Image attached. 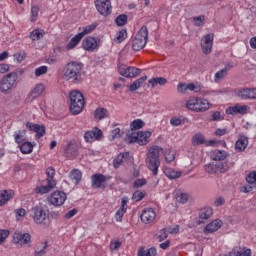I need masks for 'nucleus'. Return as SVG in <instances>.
<instances>
[{"label": "nucleus", "instance_id": "nucleus-1", "mask_svg": "<svg viewBox=\"0 0 256 256\" xmlns=\"http://www.w3.org/2000/svg\"><path fill=\"white\" fill-rule=\"evenodd\" d=\"M162 153L163 148L159 146H151L146 153L145 164L154 177L159 173V167L161 165L159 157H161Z\"/></svg>", "mask_w": 256, "mask_h": 256}, {"label": "nucleus", "instance_id": "nucleus-2", "mask_svg": "<svg viewBox=\"0 0 256 256\" xmlns=\"http://www.w3.org/2000/svg\"><path fill=\"white\" fill-rule=\"evenodd\" d=\"M83 63L71 61L67 63L63 69V79L73 81V83H81L83 81Z\"/></svg>", "mask_w": 256, "mask_h": 256}, {"label": "nucleus", "instance_id": "nucleus-3", "mask_svg": "<svg viewBox=\"0 0 256 256\" xmlns=\"http://www.w3.org/2000/svg\"><path fill=\"white\" fill-rule=\"evenodd\" d=\"M30 215L36 225H44L49 227L51 220L49 219V211L42 206H35L30 210Z\"/></svg>", "mask_w": 256, "mask_h": 256}, {"label": "nucleus", "instance_id": "nucleus-4", "mask_svg": "<svg viewBox=\"0 0 256 256\" xmlns=\"http://www.w3.org/2000/svg\"><path fill=\"white\" fill-rule=\"evenodd\" d=\"M85 107L83 94L77 90L70 92V112L72 115H79Z\"/></svg>", "mask_w": 256, "mask_h": 256}, {"label": "nucleus", "instance_id": "nucleus-5", "mask_svg": "<svg viewBox=\"0 0 256 256\" xmlns=\"http://www.w3.org/2000/svg\"><path fill=\"white\" fill-rule=\"evenodd\" d=\"M17 79H19V77L17 76V72H11L3 76L0 79L1 93L7 94L13 91V89L17 87Z\"/></svg>", "mask_w": 256, "mask_h": 256}, {"label": "nucleus", "instance_id": "nucleus-6", "mask_svg": "<svg viewBox=\"0 0 256 256\" xmlns=\"http://www.w3.org/2000/svg\"><path fill=\"white\" fill-rule=\"evenodd\" d=\"M186 107L190 111H195L196 113H203L211 108V103L207 99L196 97L188 100L186 103Z\"/></svg>", "mask_w": 256, "mask_h": 256}, {"label": "nucleus", "instance_id": "nucleus-7", "mask_svg": "<svg viewBox=\"0 0 256 256\" xmlns=\"http://www.w3.org/2000/svg\"><path fill=\"white\" fill-rule=\"evenodd\" d=\"M147 39H149V30H147V26H142L132 39L133 51H141L147 45Z\"/></svg>", "mask_w": 256, "mask_h": 256}, {"label": "nucleus", "instance_id": "nucleus-8", "mask_svg": "<svg viewBox=\"0 0 256 256\" xmlns=\"http://www.w3.org/2000/svg\"><path fill=\"white\" fill-rule=\"evenodd\" d=\"M151 138V131H140V132H132L126 138L127 143H138V145H147L149 143V139Z\"/></svg>", "mask_w": 256, "mask_h": 256}, {"label": "nucleus", "instance_id": "nucleus-9", "mask_svg": "<svg viewBox=\"0 0 256 256\" xmlns=\"http://www.w3.org/2000/svg\"><path fill=\"white\" fill-rule=\"evenodd\" d=\"M204 171L209 175H217V173H227L229 165L225 162H215L204 166Z\"/></svg>", "mask_w": 256, "mask_h": 256}, {"label": "nucleus", "instance_id": "nucleus-10", "mask_svg": "<svg viewBox=\"0 0 256 256\" xmlns=\"http://www.w3.org/2000/svg\"><path fill=\"white\" fill-rule=\"evenodd\" d=\"M12 241L14 245H17L18 247H24V245H29V243H31V234L16 231L13 234Z\"/></svg>", "mask_w": 256, "mask_h": 256}, {"label": "nucleus", "instance_id": "nucleus-11", "mask_svg": "<svg viewBox=\"0 0 256 256\" xmlns=\"http://www.w3.org/2000/svg\"><path fill=\"white\" fill-rule=\"evenodd\" d=\"M48 201L54 207H61L67 201V194L63 191H55L49 196Z\"/></svg>", "mask_w": 256, "mask_h": 256}, {"label": "nucleus", "instance_id": "nucleus-12", "mask_svg": "<svg viewBox=\"0 0 256 256\" xmlns=\"http://www.w3.org/2000/svg\"><path fill=\"white\" fill-rule=\"evenodd\" d=\"M95 5L100 15H103L104 17L111 15L112 7L110 0H96Z\"/></svg>", "mask_w": 256, "mask_h": 256}, {"label": "nucleus", "instance_id": "nucleus-13", "mask_svg": "<svg viewBox=\"0 0 256 256\" xmlns=\"http://www.w3.org/2000/svg\"><path fill=\"white\" fill-rule=\"evenodd\" d=\"M213 39H214L213 34H206L205 36L202 37L200 45H201L202 53H204V55H209V53L213 51Z\"/></svg>", "mask_w": 256, "mask_h": 256}, {"label": "nucleus", "instance_id": "nucleus-14", "mask_svg": "<svg viewBox=\"0 0 256 256\" xmlns=\"http://www.w3.org/2000/svg\"><path fill=\"white\" fill-rule=\"evenodd\" d=\"M118 71L122 77L133 78L141 74V70L135 67L122 64L119 66Z\"/></svg>", "mask_w": 256, "mask_h": 256}, {"label": "nucleus", "instance_id": "nucleus-15", "mask_svg": "<svg viewBox=\"0 0 256 256\" xmlns=\"http://www.w3.org/2000/svg\"><path fill=\"white\" fill-rule=\"evenodd\" d=\"M251 111V107L248 105L236 104L226 109L227 115H247Z\"/></svg>", "mask_w": 256, "mask_h": 256}, {"label": "nucleus", "instance_id": "nucleus-16", "mask_svg": "<svg viewBox=\"0 0 256 256\" xmlns=\"http://www.w3.org/2000/svg\"><path fill=\"white\" fill-rule=\"evenodd\" d=\"M236 96L243 101L256 99V88H240L235 91Z\"/></svg>", "mask_w": 256, "mask_h": 256}, {"label": "nucleus", "instance_id": "nucleus-17", "mask_svg": "<svg viewBox=\"0 0 256 256\" xmlns=\"http://www.w3.org/2000/svg\"><path fill=\"white\" fill-rule=\"evenodd\" d=\"M103 137V131L99 128H94L90 131L85 132L84 140L86 143H93V141H101Z\"/></svg>", "mask_w": 256, "mask_h": 256}, {"label": "nucleus", "instance_id": "nucleus-18", "mask_svg": "<svg viewBox=\"0 0 256 256\" xmlns=\"http://www.w3.org/2000/svg\"><path fill=\"white\" fill-rule=\"evenodd\" d=\"M156 217H157V213L153 208H146L142 211L140 219L142 223L149 225L150 223H153L155 221Z\"/></svg>", "mask_w": 256, "mask_h": 256}, {"label": "nucleus", "instance_id": "nucleus-19", "mask_svg": "<svg viewBox=\"0 0 256 256\" xmlns=\"http://www.w3.org/2000/svg\"><path fill=\"white\" fill-rule=\"evenodd\" d=\"M43 93H45V85L42 83L36 84L31 89L28 95V101H30V103H33V101H35V99H39V97L42 96Z\"/></svg>", "mask_w": 256, "mask_h": 256}, {"label": "nucleus", "instance_id": "nucleus-20", "mask_svg": "<svg viewBox=\"0 0 256 256\" xmlns=\"http://www.w3.org/2000/svg\"><path fill=\"white\" fill-rule=\"evenodd\" d=\"M57 185L56 181H43V184L40 186H37L35 188V192L40 195H45V193H49L51 189H53Z\"/></svg>", "mask_w": 256, "mask_h": 256}, {"label": "nucleus", "instance_id": "nucleus-21", "mask_svg": "<svg viewBox=\"0 0 256 256\" xmlns=\"http://www.w3.org/2000/svg\"><path fill=\"white\" fill-rule=\"evenodd\" d=\"M246 181L248 185L243 187V192L251 193L253 189H256V171L250 172L246 177Z\"/></svg>", "mask_w": 256, "mask_h": 256}, {"label": "nucleus", "instance_id": "nucleus-22", "mask_svg": "<svg viewBox=\"0 0 256 256\" xmlns=\"http://www.w3.org/2000/svg\"><path fill=\"white\" fill-rule=\"evenodd\" d=\"M127 203H129V197L124 196L121 200V207L117 210L115 214L116 221H121L125 213H127Z\"/></svg>", "mask_w": 256, "mask_h": 256}, {"label": "nucleus", "instance_id": "nucleus-23", "mask_svg": "<svg viewBox=\"0 0 256 256\" xmlns=\"http://www.w3.org/2000/svg\"><path fill=\"white\" fill-rule=\"evenodd\" d=\"M212 216H213V208L204 207L200 209L198 225H201V223H205L204 221H207V219H211Z\"/></svg>", "mask_w": 256, "mask_h": 256}, {"label": "nucleus", "instance_id": "nucleus-24", "mask_svg": "<svg viewBox=\"0 0 256 256\" xmlns=\"http://www.w3.org/2000/svg\"><path fill=\"white\" fill-rule=\"evenodd\" d=\"M92 185L96 189H103L105 188V181L106 178L103 174H95L92 176Z\"/></svg>", "mask_w": 256, "mask_h": 256}, {"label": "nucleus", "instance_id": "nucleus-25", "mask_svg": "<svg viewBox=\"0 0 256 256\" xmlns=\"http://www.w3.org/2000/svg\"><path fill=\"white\" fill-rule=\"evenodd\" d=\"M223 226V222L220 219H216L210 222L205 228L204 233H215V231H219Z\"/></svg>", "mask_w": 256, "mask_h": 256}, {"label": "nucleus", "instance_id": "nucleus-26", "mask_svg": "<svg viewBox=\"0 0 256 256\" xmlns=\"http://www.w3.org/2000/svg\"><path fill=\"white\" fill-rule=\"evenodd\" d=\"M247 145H249V139L247 136H240L235 143V150L238 153H243L247 149Z\"/></svg>", "mask_w": 256, "mask_h": 256}, {"label": "nucleus", "instance_id": "nucleus-27", "mask_svg": "<svg viewBox=\"0 0 256 256\" xmlns=\"http://www.w3.org/2000/svg\"><path fill=\"white\" fill-rule=\"evenodd\" d=\"M82 47L85 51H93L97 49V40L93 37L85 38L82 42Z\"/></svg>", "mask_w": 256, "mask_h": 256}, {"label": "nucleus", "instance_id": "nucleus-28", "mask_svg": "<svg viewBox=\"0 0 256 256\" xmlns=\"http://www.w3.org/2000/svg\"><path fill=\"white\" fill-rule=\"evenodd\" d=\"M14 192L13 190H4L0 191V207H3L7 201L13 199Z\"/></svg>", "mask_w": 256, "mask_h": 256}, {"label": "nucleus", "instance_id": "nucleus-29", "mask_svg": "<svg viewBox=\"0 0 256 256\" xmlns=\"http://www.w3.org/2000/svg\"><path fill=\"white\" fill-rule=\"evenodd\" d=\"M127 159H129V152L120 153L113 161V166L115 169H119V167H121V165H123Z\"/></svg>", "mask_w": 256, "mask_h": 256}, {"label": "nucleus", "instance_id": "nucleus-30", "mask_svg": "<svg viewBox=\"0 0 256 256\" xmlns=\"http://www.w3.org/2000/svg\"><path fill=\"white\" fill-rule=\"evenodd\" d=\"M81 39H83V34H80L79 32L69 41V43L66 46V49L68 51H71V49H75V47L78 46L81 42Z\"/></svg>", "mask_w": 256, "mask_h": 256}, {"label": "nucleus", "instance_id": "nucleus-31", "mask_svg": "<svg viewBox=\"0 0 256 256\" xmlns=\"http://www.w3.org/2000/svg\"><path fill=\"white\" fill-rule=\"evenodd\" d=\"M164 174L168 179H179L181 177L182 173L181 171H176L173 168L164 167Z\"/></svg>", "mask_w": 256, "mask_h": 256}, {"label": "nucleus", "instance_id": "nucleus-32", "mask_svg": "<svg viewBox=\"0 0 256 256\" xmlns=\"http://www.w3.org/2000/svg\"><path fill=\"white\" fill-rule=\"evenodd\" d=\"M82 177L83 174L77 169L72 170L69 174V179L74 183V185H79Z\"/></svg>", "mask_w": 256, "mask_h": 256}, {"label": "nucleus", "instance_id": "nucleus-33", "mask_svg": "<svg viewBox=\"0 0 256 256\" xmlns=\"http://www.w3.org/2000/svg\"><path fill=\"white\" fill-rule=\"evenodd\" d=\"M145 81H147V76H142L139 79H137L136 81H134L130 86H129V91H131L132 93L134 91H137V89H140V87H143V83H145Z\"/></svg>", "mask_w": 256, "mask_h": 256}, {"label": "nucleus", "instance_id": "nucleus-34", "mask_svg": "<svg viewBox=\"0 0 256 256\" xmlns=\"http://www.w3.org/2000/svg\"><path fill=\"white\" fill-rule=\"evenodd\" d=\"M26 134H27V132H25V130L15 131L13 134L15 143H17L18 145H21V143H25V135Z\"/></svg>", "mask_w": 256, "mask_h": 256}, {"label": "nucleus", "instance_id": "nucleus-35", "mask_svg": "<svg viewBox=\"0 0 256 256\" xmlns=\"http://www.w3.org/2000/svg\"><path fill=\"white\" fill-rule=\"evenodd\" d=\"M47 242H39L36 244V248L34 251L35 256H43L45 255V249H47Z\"/></svg>", "mask_w": 256, "mask_h": 256}, {"label": "nucleus", "instance_id": "nucleus-36", "mask_svg": "<svg viewBox=\"0 0 256 256\" xmlns=\"http://www.w3.org/2000/svg\"><path fill=\"white\" fill-rule=\"evenodd\" d=\"M95 119H98V121H101L102 119H105L109 117V111L105 108H98L94 112Z\"/></svg>", "mask_w": 256, "mask_h": 256}, {"label": "nucleus", "instance_id": "nucleus-37", "mask_svg": "<svg viewBox=\"0 0 256 256\" xmlns=\"http://www.w3.org/2000/svg\"><path fill=\"white\" fill-rule=\"evenodd\" d=\"M214 161H225L227 159V152L225 150H216L212 153Z\"/></svg>", "mask_w": 256, "mask_h": 256}, {"label": "nucleus", "instance_id": "nucleus-38", "mask_svg": "<svg viewBox=\"0 0 256 256\" xmlns=\"http://www.w3.org/2000/svg\"><path fill=\"white\" fill-rule=\"evenodd\" d=\"M145 127V122L141 119H135L130 123L131 131H137Z\"/></svg>", "mask_w": 256, "mask_h": 256}, {"label": "nucleus", "instance_id": "nucleus-39", "mask_svg": "<svg viewBox=\"0 0 256 256\" xmlns=\"http://www.w3.org/2000/svg\"><path fill=\"white\" fill-rule=\"evenodd\" d=\"M166 84H167V79L163 77L151 78L149 80V85H151V87H157V85H166Z\"/></svg>", "mask_w": 256, "mask_h": 256}, {"label": "nucleus", "instance_id": "nucleus-40", "mask_svg": "<svg viewBox=\"0 0 256 256\" xmlns=\"http://www.w3.org/2000/svg\"><path fill=\"white\" fill-rule=\"evenodd\" d=\"M20 151L24 155H29V153H33V144H31V142H24L20 146Z\"/></svg>", "mask_w": 256, "mask_h": 256}, {"label": "nucleus", "instance_id": "nucleus-41", "mask_svg": "<svg viewBox=\"0 0 256 256\" xmlns=\"http://www.w3.org/2000/svg\"><path fill=\"white\" fill-rule=\"evenodd\" d=\"M127 39V30L122 29L116 33L114 38L115 43H123Z\"/></svg>", "mask_w": 256, "mask_h": 256}, {"label": "nucleus", "instance_id": "nucleus-42", "mask_svg": "<svg viewBox=\"0 0 256 256\" xmlns=\"http://www.w3.org/2000/svg\"><path fill=\"white\" fill-rule=\"evenodd\" d=\"M157 255V249L155 248H150V249H139L138 250V256H156Z\"/></svg>", "mask_w": 256, "mask_h": 256}, {"label": "nucleus", "instance_id": "nucleus-43", "mask_svg": "<svg viewBox=\"0 0 256 256\" xmlns=\"http://www.w3.org/2000/svg\"><path fill=\"white\" fill-rule=\"evenodd\" d=\"M225 77H227V69H222L216 72L214 75V83H221Z\"/></svg>", "mask_w": 256, "mask_h": 256}, {"label": "nucleus", "instance_id": "nucleus-44", "mask_svg": "<svg viewBox=\"0 0 256 256\" xmlns=\"http://www.w3.org/2000/svg\"><path fill=\"white\" fill-rule=\"evenodd\" d=\"M97 22L93 23V24H90L86 27H83L82 28V31L80 32V35H89V33H93V31H95V29H97Z\"/></svg>", "mask_w": 256, "mask_h": 256}, {"label": "nucleus", "instance_id": "nucleus-45", "mask_svg": "<svg viewBox=\"0 0 256 256\" xmlns=\"http://www.w3.org/2000/svg\"><path fill=\"white\" fill-rule=\"evenodd\" d=\"M43 30L35 29L30 33V39L32 41H39L40 39H43Z\"/></svg>", "mask_w": 256, "mask_h": 256}, {"label": "nucleus", "instance_id": "nucleus-46", "mask_svg": "<svg viewBox=\"0 0 256 256\" xmlns=\"http://www.w3.org/2000/svg\"><path fill=\"white\" fill-rule=\"evenodd\" d=\"M165 161L167 163H171L172 161H175V150L173 149H166L164 153Z\"/></svg>", "mask_w": 256, "mask_h": 256}, {"label": "nucleus", "instance_id": "nucleus-47", "mask_svg": "<svg viewBox=\"0 0 256 256\" xmlns=\"http://www.w3.org/2000/svg\"><path fill=\"white\" fill-rule=\"evenodd\" d=\"M205 143V136L203 134H195L192 137V145H203Z\"/></svg>", "mask_w": 256, "mask_h": 256}, {"label": "nucleus", "instance_id": "nucleus-48", "mask_svg": "<svg viewBox=\"0 0 256 256\" xmlns=\"http://www.w3.org/2000/svg\"><path fill=\"white\" fill-rule=\"evenodd\" d=\"M203 89V86L199 83H188V91H193L194 93H199Z\"/></svg>", "mask_w": 256, "mask_h": 256}, {"label": "nucleus", "instance_id": "nucleus-49", "mask_svg": "<svg viewBox=\"0 0 256 256\" xmlns=\"http://www.w3.org/2000/svg\"><path fill=\"white\" fill-rule=\"evenodd\" d=\"M55 168L53 167H48L46 169V175H47V179L45 181H55Z\"/></svg>", "mask_w": 256, "mask_h": 256}, {"label": "nucleus", "instance_id": "nucleus-50", "mask_svg": "<svg viewBox=\"0 0 256 256\" xmlns=\"http://www.w3.org/2000/svg\"><path fill=\"white\" fill-rule=\"evenodd\" d=\"M37 17H39V8L37 6H32L30 21L32 23L37 21Z\"/></svg>", "mask_w": 256, "mask_h": 256}, {"label": "nucleus", "instance_id": "nucleus-51", "mask_svg": "<svg viewBox=\"0 0 256 256\" xmlns=\"http://www.w3.org/2000/svg\"><path fill=\"white\" fill-rule=\"evenodd\" d=\"M126 23H127V15L122 14L116 18V25H118L119 27H123V25H125Z\"/></svg>", "mask_w": 256, "mask_h": 256}, {"label": "nucleus", "instance_id": "nucleus-52", "mask_svg": "<svg viewBox=\"0 0 256 256\" xmlns=\"http://www.w3.org/2000/svg\"><path fill=\"white\" fill-rule=\"evenodd\" d=\"M144 198H145V192H142L139 190L135 191L132 196L133 201H136V202L141 201Z\"/></svg>", "mask_w": 256, "mask_h": 256}, {"label": "nucleus", "instance_id": "nucleus-53", "mask_svg": "<svg viewBox=\"0 0 256 256\" xmlns=\"http://www.w3.org/2000/svg\"><path fill=\"white\" fill-rule=\"evenodd\" d=\"M67 155H76L77 154V145L75 144H68L66 148Z\"/></svg>", "mask_w": 256, "mask_h": 256}, {"label": "nucleus", "instance_id": "nucleus-54", "mask_svg": "<svg viewBox=\"0 0 256 256\" xmlns=\"http://www.w3.org/2000/svg\"><path fill=\"white\" fill-rule=\"evenodd\" d=\"M48 67L47 66H40L38 68L35 69V75L36 77H41V75H45L48 71Z\"/></svg>", "mask_w": 256, "mask_h": 256}, {"label": "nucleus", "instance_id": "nucleus-55", "mask_svg": "<svg viewBox=\"0 0 256 256\" xmlns=\"http://www.w3.org/2000/svg\"><path fill=\"white\" fill-rule=\"evenodd\" d=\"M177 91H178V93H182V94L187 93V91H189V84L179 83L177 85Z\"/></svg>", "mask_w": 256, "mask_h": 256}, {"label": "nucleus", "instance_id": "nucleus-56", "mask_svg": "<svg viewBox=\"0 0 256 256\" xmlns=\"http://www.w3.org/2000/svg\"><path fill=\"white\" fill-rule=\"evenodd\" d=\"M156 239L158 241H165V239H167V230L166 229H162L160 230L157 234H156Z\"/></svg>", "mask_w": 256, "mask_h": 256}, {"label": "nucleus", "instance_id": "nucleus-57", "mask_svg": "<svg viewBox=\"0 0 256 256\" xmlns=\"http://www.w3.org/2000/svg\"><path fill=\"white\" fill-rule=\"evenodd\" d=\"M181 123H183V120L180 117L174 116L170 119V125H172V127H179Z\"/></svg>", "mask_w": 256, "mask_h": 256}, {"label": "nucleus", "instance_id": "nucleus-58", "mask_svg": "<svg viewBox=\"0 0 256 256\" xmlns=\"http://www.w3.org/2000/svg\"><path fill=\"white\" fill-rule=\"evenodd\" d=\"M205 21V16L200 15L193 18V23L196 25V27H201V23Z\"/></svg>", "mask_w": 256, "mask_h": 256}, {"label": "nucleus", "instance_id": "nucleus-59", "mask_svg": "<svg viewBox=\"0 0 256 256\" xmlns=\"http://www.w3.org/2000/svg\"><path fill=\"white\" fill-rule=\"evenodd\" d=\"M26 129H29V131H34V133H37V130L39 129V124H34L32 122L26 123Z\"/></svg>", "mask_w": 256, "mask_h": 256}, {"label": "nucleus", "instance_id": "nucleus-60", "mask_svg": "<svg viewBox=\"0 0 256 256\" xmlns=\"http://www.w3.org/2000/svg\"><path fill=\"white\" fill-rule=\"evenodd\" d=\"M121 247V241H111L110 243V250L111 251H117Z\"/></svg>", "mask_w": 256, "mask_h": 256}, {"label": "nucleus", "instance_id": "nucleus-61", "mask_svg": "<svg viewBox=\"0 0 256 256\" xmlns=\"http://www.w3.org/2000/svg\"><path fill=\"white\" fill-rule=\"evenodd\" d=\"M111 137H112V139H117V138L121 137V129L120 128H114L111 131Z\"/></svg>", "mask_w": 256, "mask_h": 256}, {"label": "nucleus", "instance_id": "nucleus-62", "mask_svg": "<svg viewBox=\"0 0 256 256\" xmlns=\"http://www.w3.org/2000/svg\"><path fill=\"white\" fill-rule=\"evenodd\" d=\"M36 135H37L38 139H41V137H43L45 135V126L39 125Z\"/></svg>", "mask_w": 256, "mask_h": 256}, {"label": "nucleus", "instance_id": "nucleus-63", "mask_svg": "<svg viewBox=\"0 0 256 256\" xmlns=\"http://www.w3.org/2000/svg\"><path fill=\"white\" fill-rule=\"evenodd\" d=\"M9 237V231L8 230H0V245Z\"/></svg>", "mask_w": 256, "mask_h": 256}, {"label": "nucleus", "instance_id": "nucleus-64", "mask_svg": "<svg viewBox=\"0 0 256 256\" xmlns=\"http://www.w3.org/2000/svg\"><path fill=\"white\" fill-rule=\"evenodd\" d=\"M15 61H17V63H22V61H25V53H16L14 55Z\"/></svg>", "mask_w": 256, "mask_h": 256}]
</instances>
